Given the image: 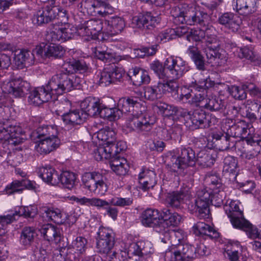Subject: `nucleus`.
Returning <instances> with one entry per match:
<instances>
[{
	"instance_id": "f257e3e1",
	"label": "nucleus",
	"mask_w": 261,
	"mask_h": 261,
	"mask_svg": "<svg viewBox=\"0 0 261 261\" xmlns=\"http://www.w3.org/2000/svg\"><path fill=\"white\" fill-rule=\"evenodd\" d=\"M140 107V102L133 97H122L117 104V109L121 112V115L122 113H130L125 124L126 128L130 132L146 135L151 130L154 122L149 117L139 113Z\"/></svg>"
},
{
	"instance_id": "f03ea898",
	"label": "nucleus",
	"mask_w": 261,
	"mask_h": 261,
	"mask_svg": "<svg viewBox=\"0 0 261 261\" xmlns=\"http://www.w3.org/2000/svg\"><path fill=\"white\" fill-rule=\"evenodd\" d=\"M73 77L64 73L53 75L45 86L36 88L43 103L51 99L53 95H61L74 89Z\"/></svg>"
},
{
	"instance_id": "7ed1b4c3",
	"label": "nucleus",
	"mask_w": 261,
	"mask_h": 261,
	"mask_svg": "<svg viewBox=\"0 0 261 261\" xmlns=\"http://www.w3.org/2000/svg\"><path fill=\"white\" fill-rule=\"evenodd\" d=\"M60 1L48 0L47 5L38 10L34 14L33 19L34 23L41 25L56 18H65L66 11L59 5Z\"/></svg>"
},
{
	"instance_id": "20e7f679",
	"label": "nucleus",
	"mask_w": 261,
	"mask_h": 261,
	"mask_svg": "<svg viewBox=\"0 0 261 261\" xmlns=\"http://www.w3.org/2000/svg\"><path fill=\"white\" fill-rule=\"evenodd\" d=\"M184 117L185 125L192 130L207 128L218 122L215 116L207 114L203 111L199 110L185 113Z\"/></svg>"
},
{
	"instance_id": "39448f33",
	"label": "nucleus",
	"mask_w": 261,
	"mask_h": 261,
	"mask_svg": "<svg viewBox=\"0 0 261 261\" xmlns=\"http://www.w3.org/2000/svg\"><path fill=\"white\" fill-rule=\"evenodd\" d=\"M194 246L181 243L172 245L165 252V261H191L196 258Z\"/></svg>"
},
{
	"instance_id": "423d86ee",
	"label": "nucleus",
	"mask_w": 261,
	"mask_h": 261,
	"mask_svg": "<svg viewBox=\"0 0 261 261\" xmlns=\"http://www.w3.org/2000/svg\"><path fill=\"white\" fill-rule=\"evenodd\" d=\"M8 108H0V141H8L16 145L19 142L17 139L21 133V128L17 125L10 124L9 117L5 115Z\"/></svg>"
},
{
	"instance_id": "0eeeda50",
	"label": "nucleus",
	"mask_w": 261,
	"mask_h": 261,
	"mask_svg": "<svg viewBox=\"0 0 261 261\" xmlns=\"http://www.w3.org/2000/svg\"><path fill=\"white\" fill-rule=\"evenodd\" d=\"M181 220V217L177 213H171L170 210L168 208L163 209L161 213V222L164 226L163 230L160 233L163 237H160L162 241L164 243H167L170 240V238L174 236L179 238V232H174L170 231L169 226L177 225Z\"/></svg>"
},
{
	"instance_id": "6e6552de",
	"label": "nucleus",
	"mask_w": 261,
	"mask_h": 261,
	"mask_svg": "<svg viewBox=\"0 0 261 261\" xmlns=\"http://www.w3.org/2000/svg\"><path fill=\"white\" fill-rule=\"evenodd\" d=\"M178 97L179 101L191 105L204 107L207 98L206 90L200 86H196L193 89L184 88Z\"/></svg>"
},
{
	"instance_id": "1a4fd4ad",
	"label": "nucleus",
	"mask_w": 261,
	"mask_h": 261,
	"mask_svg": "<svg viewBox=\"0 0 261 261\" xmlns=\"http://www.w3.org/2000/svg\"><path fill=\"white\" fill-rule=\"evenodd\" d=\"M79 7L83 13L94 16L105 17L114 11L109 4L98 0H83L80 3Z\"/></svg>"
},
{
	"instance_id": "9d476101",
	"label": "nucleus",
	"mask_w": 261,
	"mask_h": 261,
	"mask_svg": "<svg viewBox=\"0 0 261 261\" xmlns=\"http://www.w3.org/2000/svg\"><path fill=\"white\" fill-rule=\"evenodd\" d=\"M82 180L86 188L95 194L103 195L108 190L106 178L99 173H85L82 176Z\"/></svg>"
},
{
	"instance_id": "9b49d317",
	"label": "nucleus",
	"mask_w": 261,
	"mask_h": 261,
	"mask_svg": "<svg viewBox=\"0 0 261 261\" xmlns=\"http://www.w3.org/2000/svg\"><path fill=\"white\" fill-rule=\"evenodd\" d=\"M168 79L178 80L190 70L188 63L179 57L171 56L165 61Z\"/></svg>"
},
{
	"instance_id": "f8f14e48",
	"label": "nucleus",
	"mask_w": 261,
	"mask_h": 261,
	"mask_svg": "<svg viewBox=\"0 0 261 261\" xmlns=\"http://www.w3.org/2000/svg\"><path fill=\"white\" fill-rule=\"evenodd\" d=\"M195 151L190 147L180 148L177 157L171 158V163L168 164L173 172H178L179 169H184L188 166H193L196 162Z\"/></svg>"
},
{
	"instance_id": "ddd939ff",
	"label": "nucleus",
	"mask_w": 261,
	"mask_h": 261,
	"mask_svg": "<svg viewBox=\"0 0 261 261\" xmlns=\"http://www.w3.org/2000/svg\"><path fill=\"white\" fill-rule=\"evenodd\" d=\"M97 235L96 247L99 252L108 256L114 251L113 249L115 240L111 229L100 227L97 232Z\"/></svg>"
},
{
	"instance_id": "4468645a",
	"label": "nucleus",
	"mask_w": 261,
	"mask_h": 261,
	"mask_svg": "<svg viewBox=\"0 0 261 261\" xmlns=\"http://www.w3.org/2000/svg\"><path fill=\"white\" fill-rule=\"evenodd\" d=\"M30 88V84L21 78L5 81L1 85L3 92L11 94L15 97L24 96L29 91Z\"/></svg>"
},
{
	"instance_id": "2eb2a0df",
	"label": "nucleus",
	"mask_w": 261,
	"mask_h": 261,
	"mask_svg": "<svg viewBox=\"0 0 261 261\" xmlns=\"http://www.w3.org/2000/svg\"><path fill=\"white\" fill-rule=\"evenodd\" d=\"M186 24L188 25H199L206 30L210 29L211 18L206 12L198 10L193 7H190L186 13Z\"/></svg>"
},
{
	"instance_id": "dca6fc26",
	"label": "nucleus",
	"mask_w": 261,
	"mask_h": 261,
	"mask_svg": "<svg viewBox=\"0 0 261 261\" xmlns=\"http://www.w3.org/2000/svg\"><path fill=\"white\" fill-rule=\"evenodd\" d=\"M211 195L212 192L206 189H200L197 191V198L195 200V203L197 207L196 211L200 218L206 219L209 217V205L211 203Z\"/></svg>"
},
{
	"instance_id": "f3484780",
	"label": "nucleus",
	"mask_w": 261,
	"mask_h": 261,
	"mask_svg": "<svg viewBox=\"0 0 261 261\" xmlns=\"http://www.w3.org/2000/svg\"><path fill=\"white\" fill-rule=\"evenodd\" d=\"M75 33H77V29L74 27L63 28L56 25L47 32L45 39L48 42H64L72 38Z\"/></svg>"
},
{
	"instance_id": "a211bd4d",
	"label": "nucleus",
	"mask_w": 261,
	"mask_h": 261,
	"mask_svg": "<svg viewBox=\"0 0 261 261\" xmlns=\"http://www.w3.org/2000/svg\"><path fill=\"white\" fill-rule=\"evenodd\" d=\"M103 24L100 20L91 19L80 25L77 28V33L82 36H86L87 39H95L99 33L102 32Z\"/></svg>"
},
{
	"instance_id": "6ab92c4d",
	"label": "nucleus",
	"mask_w": 261,
	"mask_h": 261,
	"mask_svg": "<svg viewBox=\"0 0 261 261\" xmlns=\"http://www.w3.org/2000/svg\"><path fill=\"white\" fill-rule=\"evenodd\" d=\"M192 197L191 188L186 186L180 189L179 191H173L168 193L166 197V202L170 206L173 208H180L187 200H189Z\"/></svg>"
},
{
	"instance_id": "aec40b11",
	"label": "nucleus",
	"mask_w": 261,
	"mask_h": 261,
	"mask_svg": "<svg viewBox=\"0 0 261 261\" xmlns=\"http://www.w3.org/2000/svg\"><path fill=\"white\" fill-rule=\"evenodd\" d=\"M141 222L144 226L153 228L160 233L164 226L161 222V214L158 210L148 208L142 215Z\"/></svg>"
},
{
	"instance_id": "412c9836",
	"label": "nucleus",
	"mask_w": 261,
	"mask_h": 261,
	"mask_svg": "<svg viewBox=\"0 0 261 261\" xmlns=\"http://www.w3.org/2000/svg\"><path fill=\"white\" fill-rule=\"evenodd\" d=\"M257 0H233V10L239 14L249 16L256 11Z\"/></svg>"
},
{
	"instance_id": "4be33fe9",
	"label": "nucleus",
	"mask_w": 261,
	"mask_h": 261,
	"mask_svg": "<svg viewBox=\"0 0 261 261\" xmlns=\"http://www.w3.org/2000/svg\"><path fill=\"white\" fill-rule=\"evenodd\" d=\"M43 238L48 242H53L56 244L62 245L64 242V238L62 236L60 229L57 227L50 224L43 225L40 230Z\"/></svg>"
},
{
	"instance_id": "5701e85b",
	"label": "nucleus",
	"mask_w": 261,
	"mask_h": 261,
	"mask_svg": "<svg viewBox=\"0 0 261 261\" xmlns=\"http://www.w3.org/2000/svg\"><path fill=\"white\" fill-rule=\"evenodd\" d=\"M207 62L213 66H221L226 61L225 51L220 47L208 46L205 48Z\"/></svg>"
},
{
	"instance_id": "b1692460",
	"label": "nucleus",
	"mask_w": 261,
	"mask_h": 261,
	"mask_svg": "<svg viewBox=\"0 0 261 261\" xmlns=\"http://www.w3.org/2000/svg\"><path fill=\"white\" fill-rule=\"evenodd\" d=\"M158 18L153 16L150 12L140 14L132 19L133 27L150 29L158 22Z\"/></svg>"
},
{
	"instance_id": "393cba45",
	"label": "nucleus",
	"mask_w": 261,
	"mask_h": 261,
	"mask_svg": "<svg viewBox=\"0 0 261 261\" xmlns=\"http://www.w3.org/2000/svg\"><path fill=\"white\" fill-rule=\"evenodd\" d=\"M62 119L66 124H81L87 119V114L80 109L70 110L68 113L62 114Z\"/></svg>"
},
{
	"instance_id": "a878e982",
	"label": "nucleus",
	"mask_w": 261,
	"mask_h": 261,
	"mask_svg": "<svg viewBox=\"0 0 261 261\" xmlns=\"http://www.w3.org/2000/svg\"><path fill=\"white\" fill-rule=\"evenodd\" d=\"M33 54L27 49H17L14 51V61L18 68L30 66L34 63Z\"/></svg>"
},
{
	"instance_id": "bb28decb",
	"label": "nucleus",
	"mask_w": 261,
	"mask_h": 261,
	"mask_svg": "<svg viewBox=\"0 0 261 261\" xmlns=\"http://www.w3.org/2000/svg\"><path fill=\"white\" fill-rule=\"evenodd\" d=\"M60 144V140L58 137L48 139H41L35 149L40 154H47L58 148Z\"/></svg>"
},
{
	"instance_id": "cd10ccee",
	"label": "nucleus",
	"mask_w": 261,
	"mask_h": 261,
	"mask_svg": "<svg viewBox=\"0 0 261 261\" xmlns=\"http://www.w3.org/2000/svg\"><path fill=\"white\" fill-rule=\"evenodd\" d=\"M140 188L145 191L152 188L156 184V174L153 171L143 169L138 177Z\"/></svg>"
},
{
	"instance_id": "c85d7f7f",
	"label": "nucleus",
	"mask_w": 261,
	"mask_h": 261,
	"mask_svg": "<svg viewBox=\"0 0 261 261\" xmlns=\"http://www.w3.org/2000/svg\"><path fill=\"white\" fill-rule=\"evenodd\" d=\"M101 103L99 100L93 97L86 98L81 103V108L84 113L87 114V117L98 116Z\"/></svg>"
},
{
	"instance_id": "c756f323",
	"label": "nucleus",
	"mask_w": 261,
	"mask_h": 261,
	"mask_svg": "<svg viewBox=\"0 0 261 261\" xmlns=\"http://www.w3.org/2000/svg\"><path fill=\"white\" fill-rule=\"evenodd\" d=\"M107 25L106 29L103 30V33L108 35L113 36L120 33L124 29L125 23L124 19L120 17H113L105 23Z\"/></svg>"
},
{
	"instance_id": "7c9ffc66",
	"label": "nucleus",
	"mask_w": 261,
	"mask_h": 261,
	"mask_svg": "<svg viewBox=\"0 0 261 261\" xmlns=\"http://www.w3.org/2000/svg\"><path fill=\"white\" fill-rule=\"evenodd\" d=\"M219 22L224 25L231 32H236L240 29V20L239 17L231 12L224 13L218 18Z\"/></svg>"
},
{
	"instance_id": "2f4dec72",
	"label": "nucleus",
	"mask_w": 261,
	"mask_h": 261,
	"mask_svg": "<svg viewBox=\"0 0 261 261\" xmlns=\"http://www.w3.org/2000/svg\"><path fill=\"white\" fill-rule=\"evenodd\" d=\"M128 75L135 86L147 84L150 81L148 73L139 68L135 67L129 69Z\"/></svg>"
},
{
	"instance_id": "473e14b6",
	"label": "nucleus",
	"mask_w": 261,
	"mask_h": 261,
	"mask_svg": "<svg viewBox=\"0 0 261 261\" xmlns=\"http://www.w3.org/2000/svg\"><path fill=\"white\" fill-rule=\"evenodd\" d=\"M217 153L212 149H203L198 152L196 156V162L203 167L212 166L215 163Z\"/></svg>"
},
{
	"instance_id": "72a5a7b5",
	"label": "nucleus",
	"mask_w": 261,
	"mask_h": 261,
	"mask_svg": "<svg viewBox=\"0 0 261 261\" xmlns=\"http://www.w3.org/2000/svg\"><path fill=\"white\" fill-rule=\"evenodd\" d=\"M224 209L232 226L244 218L243 212L236 201H231L228 205H225Z\"/></svg>"
},
{
	"instance_id": "f704fd0d",
	"label": "nucleus",
	"mask_w": 261,
	"mask_h": 261,
	"mask_svg": "<svg viewBox=\"0 0 261 261\" xmlns=\"http://www.w3.org/2000/svg\"><path fill=\"white\" fill-rule=\"evenodd\" d=\"M233 227L245 231L248 237L250 239H255L260 238L261 237L258 228L244 218L235 224Z\"/></svg>"
},
{
	"instance_id": "c9c22d12",
	"label": "nucleus",
	"mask_w": 261,
	"mask_h": 261,
	"mask_svg": "<svg viewBox=\"0 0 261 261\" xmlns=\"http://www.w3.org/2000/svg\"><path fill=\"white\" fill-rule=\"evenodd\" d=\"M193 231L196 236H207L211 239L219 237V233L210 225L203 222H198L193 226Z\"/></svg>"
},
{
	"instance_id": "e433bc0d",
	"label": "nucleus",
	"mask_w": 261,
	"mask_h": 261,
	"mask_svg": "<svg viewBox=\"0 0 261 261\" xmlns=\"http://www.w3.org/2000/svg\"><path fill=\"white\" fill-rule=\"evenodd\" d=\"M42 213L45 214L48 220L61 224L65 221V218L61 210L53 207L42 206L40 208Z\"/></svg>"
},
{
	"instance_id": "4c0bfd02",
	"label": "nucleus",
	"mask_w": 261,
	"mask_h": 261,
	"mask_svg": "<svg viewBox=\"0 0 261 261\" xmlns=\"http://www.w3.org/2000/svg\"><path fill=\"white\" fill-rule=\"evenodd\" d=\"M110 164L113 171L117 175H124L128 170V165L124 158L113 156Z\"/></svg>"
},
{
	"instance_id": "58836bf2",
	"label": "nucleus",
	"mask_w": 261,
	"mask_h": 261,
	"mask_svg": "<svg viewBox=\"0 0 261 261\" xmlns=\"http://www.w3.org/2000/svg\"><path fill=\"white\" fill-rule=\"evenodd\" d=\"M36 236L37 233L34 227H24L21 230L19 242L24 247H29L33 243Z\"/></svg>"
},
{
	"instance_id": "ea45409f",
	"label": "nucleus",
	"mask_w": 261,
	"mask_h": 261,
	"mask_svg": "<svg viewBox=\"0 0 261 261\" xmlns=\"http://www.w3.org/2000/svg\"><path fill=\"white\" fill-rule=\"evenodd\" d=\"M39 175L42 180L52 185H58L57 177L58 174L56 170L51 167H42L40 168Z\"/></svg>"
},
{
	"instance_id": "a19ab883",
	"label": "nucleus",
	"mask_w": 261,
	"mask_h": 261,
	"mask_svg": "<svg viewBox=\"0 0 261 261\" xmlns=\"http://www.w3.org/2000/svg\"><path fill=\"white\" fill-rule=\"evenodd\" d=\"M251 127L249 124L244 120H240L231 126V130L234 131V136L241 138L245 141L248 136L251 133Z\"/></svg>"
},
{
	"instance_id": "79ce46f5",
	"label": "nucleus",
	"mask_w": 261,
	"mask_h": 261,
	"mask_svg": "<svg viewBox=\"0 0 261 261\" xmlns=\"http://www.w3.org/2000/svg\"><path fill=\"white\" fill-rule=\"evenodd\" d=\"M188 54L195 64L196 68L200 70H205L204 58L196 46H190L187 50Z\"/></svg>"
},
{
	"instance_id": "37998d69",
	"label": "nucleus",
	"mask_w": 261,
	"mask_h": 261,
	"mask_svg": "<svg viewBox=\"0 0 261 261\" xmlns=\"http://www.w3.org/2000/svg\"><path fill=\"white\" fill-rule=\"evenodd\" d=\"M76 178V175L74 173L64 171L58 176V184L60 183L64 188L71 190L75 186Z\"/></svg>"
},
{
	"instance_id": "c03bdc74",
	"label": "nucleus",
	"mask_w": 261,
	"mask_h": 261,
	"mask_svg": "<svg viewBox=\"0 0 261 261\" xmlns=\"http://www.w3.org/2000/svg\"><path fill=\"white\" fill-rule=\"evenodd\" d=\"M51 42L49 45L43 46L44 56L46 58H61L65 54L62 46Z\"/></svg>"
},
{
	"instance_id": "a18cd8bd",
	"label": "nucleus",
	"mask_w": 261,
	"mask_h": 261,
	"mask_svg": "<svg viewBox=\"0 0 261 261\" xmlns=\"http://www.w3.org/2000/svg\"><path fill=\"white\" fill-rule=\"evenodd\" d=\"M190 7L186 5H182L180 7H174L172 8L170 13L174 18V21L177 24L186 23V13Z\"/></svg>"
},
{
	"instance_id": "49530a36",
	"label": "nucleus",
	"mask_w": 261,
	"mask_h": 261,
	"mask_svg": "<svg viewBox=\"0 0 261 261\" xmlns=\"http://www.w3.org/2000/svg\"><path fill=\"white\" fill-rule=\"evenodd\" d=\"M98 115L101 118H107L110 121H114L120 117L121 112L117 109V108H103L101 105Z\"/></svg>"
},
{
	"instance_id": "de8ad7c7",
	"label": "nucleus",
	"mask_w": 261,
	"mask_h": 261,
	"mask_svg": "<svg viewBox=\"0 0 261 261\" xmlns=\"http://www.w3.org/2000/svg\"><path fill=\"white\" fill-rule=\"evenodd\" d=\"M144 95L146 99L152 101L160 98L163 93L159 82L156 85L145 87L144 89Z\"/></svg>"
},
{
	"instance_id": "09e8293b",
	"label": "nucleus",
	"mask_w": 261,
	"mask_h": 261,
	"mask_svg": "<svg viewBox=\"0 0 261 261\" xmlns=\"http://www.w3.org/2000/svg\"><path fill=\"white\" fill-rule=\"evenodd\" d=\"M224 107V102L218 97H207L203 108L211 111H219Z\"/></svg>"
},
{
	"instance_id": "8fccbe9b",
	"label": "nucleus",
	"mask_w": 261,
	"mask_h": 261,
	"mask_svg": "<svg viewBox=\"0 0 261 261\" xmlns=\"http://www.w3.org/2000/svg\"><path fill=\"white\" fill-rule=\"evenodd\" d=\"M94 56L105 62H111L115 60L114 54L108 48L105 50L99 47H96L94 51Z\"/></svg>"
},
{
	"instance_id": "3c124183",
	"label": "nucleus",
	"mask_w": 261,
	"mask_h": 261,
	"mask_svg": "<svg viewBox=\"0 0 261 261\" xmlns=\"http://www.w3.org/2000/svg\"><path fill=\"white\" fill-rule=\"evenodd\" d=\"M150 68L156 74L160 79L166 80L168 79L167 70L164 64L159 61H155L150 64Z\"/></svg>"
},
{
	"instance_id": "603ef678",
	"label": "nucleus",
	"mask_w": 261,
	"mask_h": 261,
	"mask_svg": "<svg viewBox=\"0 0 261 261\" xmlns=\"http://www.w3.org/2000/svg\"><path fill=\"white\" fill-rule=\"evenodd\" d=\"M177 80L167 79L163 82H159L163 94L167 92H176L179 88V85L176 82Z\"/></svg>"
},
{
	"instance_id": "864d4df0",
	"label": "nucleus",
	"mask_w": 261,
	"mask_h": 261,
	"mask_svg": "<svg viewBox=\"0 0 261 261\" xmlns=\"http://www.w3.org/2000/svg\"><path fill=\"white\" fill-rule=\"evenodd\" d=\"M96 137L105 143H113L115 139L114 132L110 128L99 130L96 133Z\"/></svg>"
},
{
	"instance_id": "5fc2aeb1",
	"label": "nucleus",
	"mask_w": 261,
	"mask_h": 261,
	"mask_svg": "<svg viewBox=\"0 0 261 261\" xmlns=\"http://www.w3.org/2000/svg\"><path fill=\"white\" fill-rule=\"evenodd\" d=\"M211 195V203L215 206H220L223 203L226 194L222 187L212 190Z\"/></svg>"
},
{
	"instance_id": "6e6d98bb",
	"label": "nucleus",
	"mask_w": 261,
	"mask_h": 261,
	"mask_svg": "<svg viewBox=\"0 0 261 261\" xmlns=\"http://www.w3.org/2000/svg\"><path fill=\"white\" fill-rule=\"evenodd\" d=\"M204 181L212 190L216 188L220 189L222 187L221 180L216 173H208L206 174Z\"/></svg>"
},
{
	"instance_id": "4d7b16f0",
	"label": "nucleus",
	"mask_w": 261,
	"mask_h": 261,
	"mask_svg": "<svg viewBox=\"0 0 261 261\" xmlns=\"http://www.w3.org/2000/svg\"><path fill=\"white\" fill-rule=\"evenodd\" d=\"M56 133V129L52 126H41L37 129V137L40 140L57 137L55 135Z\"/></svg>"
},
{
	"instance_id": "13d9d810",
	"label": "nucleus",
	"mask_w": 261,
	"mask_h": 261,
	"mask_svg": "<svg viewBox=\"0 0 261 261\" xmlns=\"http://www.w3.org/2000/svg\"><path fill=\"white\" fill-rule=\"evenodd\" d=\"M237 53L240 58H245L251 62H255L257 60V57L251 47L245 46L239 48L237 50Z\"/></svg>"
},
{
	"instance_id": "bf43d9fd",
	"label": "nucleus",
	"mask_w": 261,
	"mask_h": 261,
	"mask_svg": "<svg viewBox=\"0 0 261 261\" xmlns=\"http://www.w3.org/2000/svg\"><path fill=\"white\" fill-rule=\"evenodd\" d=\"M87 244V239L84 237L80 236L76 237L72 241L70 248L73 250L74 252L76 253L75 251H76L77 253L82 254L85 251Z\"/></svg>"
},
{
	"instance_id": "052dcab7",
	"label": "nucleus",
	"mask_w": 261,
	"mask_h": 261,
	"mask_svg": "<svg viewBox=\"0 0 261 261\" xmlns=\"http://www.w3.org/2000/svg\"><path fill=\"white\" fill-rule=\"evenodd\" d=\"M17 213L9 214L6 216H0V236L5 234L7 226L15 220Z\"/></svg>"
},
{
	"instance_id": "680f3d73",
	"label": "nucleus",
	"mask_w": 261,
	"mask_h": 261,
	"mask_svg": "<svg viewBox=\"0 0 261 261\" xmlns=\"http://www.w3.org/2000/svg\"><path fill=\"white\" fill-rule=\"evenodd\" d=\"M238 166L237 160L232 156H227L224 160L223 171L228 173L235 172Z\"/></svg>"
},
{
	"instance_id": "e2e57ef3",
	"label": "nucleus",
	"mask_w": 261,
	"mask_h": 261,
	"mask_svg": "<svg viewBox=\"0 0 261 261\" xmlns=\"http://www.w3.org/2000/svg\"><path fill=\"white\" fill-rule=\"evenodd\" d=\"M23 181L15 180L12 181L10 184L7 185L4 192L5 194L11 195L17 192H21L23 190Z\"/></svg>"
},
{
	"instance_id": "0e129e2a",
	"label": "nucleus",
	"mask_w": 261,
	"mask_h": 261,
	"mask_svg": "<svg viewBox=\"0 0 261 261\" xmlns=\"http://www.w3.org/2000/svg\"><path fill=\"white\" fill-rule=\"evenodd\" d=\"M111 74L112 83L122 81L125 74L124 71L121 68L118 67H108Z\"/></svg>"
},
{
	"instance_id": "69168bd1",
	"label": "nucleus",
	"mask_w": 261,
	"mask_h": 261,
	"mask_svg": "<svg viewBox=\"0 0 261 261\" xmlns=\"http://www.w3.org/2000/svg\"><path fill=\"white\" fill-rule=\"evenodd\" d=\"M236 142L234 138L225 134L224 137H222V140L218 142L219 149L221 150H226L230 148L234 147Z\"/></svg>"
},
{
	"instance_id": "338daca9",
	"label": "nucleus",
	"mask_w": 261,
	"mask_h": 261,
	"mask_svg": "<svg viewBox=\"0 0 261 261\" xmlns=\"http://www.w3.org/2000/svg\"><path fill=\"white\" fill-rule=\"evenodd\" d=\"M246 89L244 87V85L242 87L237 86H232L229 88V92L231 95L235 99L243 100L246 98Z\"/></svg>"
},
{
	"instance_id": "774afa93",
	"label": "nucleus",
	"mask_w": 261,
	"mask_h": 261,
	"mask_svg": "<svg viewBox=\"0 0 261 261\" xmlns=\"http://www.w3.org/2000/svg\"><path fill=\"white\" fill-rule=\"evenodd\" d=\"M177 31L173 29H168L160 33L157 36L156 39L161 42H166L167 41L175 38L176 36Z\"/></svg>"
}]
</instances>
